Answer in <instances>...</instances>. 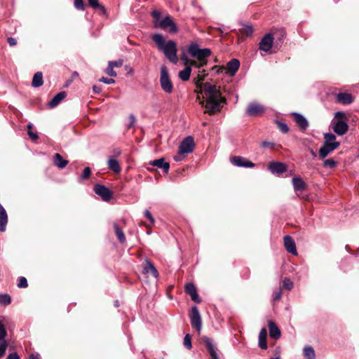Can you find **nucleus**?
I'll return each mask as SVG.
<instances>
[{
  "label": "nucleus",
  "mask_w": 359,
  "mask_h": 359,
  "mask_svg": "<svg viewBox=\"0 0 359 359\" xmlns=\"http://www.w3.org/2000/svg\"><path fill=\"white\" fill-rule=\"evenodd\" d=\"M203 96L205 99V108L210 114L220 111L226 98L222 95L219 88L208 82L203 84Z\"/></svg>",
  "instance_id": "obj_1"
},
{
  "label": "nucleus",
  "mask_w": 359,
  "mask_h": 359,
  "mask_svg": "<svg viewBox=\"0 0 359 359\" xmlns=\"http://www.w3.org/2000/svg\"><path fill=\"white\" fill-rule=\"evenodd\" d=\"M152 39L156 43L158 49L163 52L171 62L175 64L177 62V43L174 41L168 40L165 41L163 36L160 34H154Z\"/></svg>",
  "instance_id": "obj_2"
},
{
  "label": "nucleus",
  "mask_w": 359,
  "mask_h": 359,
  "mask_svg": "<svg viewBox=\"0 0 359 359\" xmlns=\"http://www.w3.org/2000/svg\"><path fill=\"white\" fill-rule=\"evenodd\" d=\"M151 15L154 18L155 27L168 29L170 33H176L177 32V25L170 15H165L162 18L161 13L156 10L152 11Z\"/></svg>",
  "instance_id": "obj_3"
},
{
  "label": "nucleus",
  "mask_w": 359,
  "mask_h": 359,
  "mask_svg": "<svg viewBox=\"0 0 359 359\" xmlns=\"http://www.w3.org/2000/svg\"><path fill=\"white\" fill-rule=\"evenodd\" d=\"M325 142L323 147L319 149V156L320 158L324 159L331 152L337 149L339 146V142L336 141V136L330 133L324 135Z\"/></svg>",
  "instance_id": "obj_4"
},
{
  "label": "nucleus",
  "mask_w": 359,
  "mask_h": 359,
  "mask_svg": "<svg viewBox=\"0 0 359 359\" xmlns=\"http://www.w3.org/2000/svg\"><path fill=\"white\" fill-rule=\"evenodd\" d=\"M160 86L161 90L166 94H171L174 91V86L171 81L168 68L162 65L160 69Z\"/></svg>",
  "instance_id": "obj_5"
},
{
  "label": "nucleus",
  "mask_w": 359,
  "mask_h": 359,
  "mask_svg": "<svg viewBox=\"0 0 359 359\" xmlns=\"http://www.w3.org/2000/svg\"><path fill=\"white\" fill-rule=\"evenodd\" d=\"M189 55L199 61H207L211 51L209 48L201 49L196 43H191L187 48Z\"/></svg>",
  "instance_id": "obj_6"
},
{
  "label": "nucleus",
  "mask_w": 359,
  "mask_h": 359,
  "mask_svg": "<svg viewBox=\"0 0 359 359\" xmlns=\"http://www.w3.org/2000/svg\"><path fill=\"white\" fill-rule=\"evenodd\" d=\"M195 147L194 138L191 136L185 137L178 147V153L188 155L191 154Z\"/></svg>",
  "instance_id": "obj_7"
},
{
  "label": "nucleus",
  "mask_w": 359,
  "mask_h": 359,
  "mask_svg": "<svg viewBox=\"0 0 359 359\" xmlns=\"http://www.w3.org/2000/svg\"><path fill=\"white\" fill-rule=\"evenodd\" d=\"M191 324L197 331H201L202 327L201 318L196 306H193L190 312Z\"/></svg>",
  "instance_id": "obj_8"
},
{
  "label": "nucleus",
  "mask_w": 359,
  "mask_h": 359,
  "mask_svg": "<svg viewBox=\"0 0 359 359\" xmlns=\"http://www.w3.org/2000/svg\"><path fill=\"white\" fill-rule=\"evenodd\" d=\"M94 191L104 201H109L112 197L111 191L104 185L99 184H95Z\"/></svg>",
  "instance_id": "obj_9"
},
{
  "label": "nucleus",
  "mask_w": 359,
  "mask_h": 359,
  "mask_svg": "<svg viewBox=\"0 0 359 359\" xmlns=\"http://www.w3.org/2000/svg\"><path fill=\"white\" fill-rule=\"evenodd\" d=\"M273 40L274 38L272 34L268 33L265 34L259 43V50L266 53L269 52L272 47Z\"/></svg>",
  "instance_id": "obj_10"
},
{
  "label": "nucleus",
  "mask_w": 359,
  "mask_h": 359,
  "mask_svg": "<svg viewBox=\"0 0 359 359\" xmlns=\"http://www.w3.org/2000/svg\"><path fill=\"white\" fill-rule=\"evenodd\" d=\"M246 114L250 116H259L264 112V108L262 105L257 103H250L246 109Z\"/></svg>",
  "instance_id": "obj_11"
},
{
  "label": "nucleus",
  "mask_w": 359,
  "mask_h": 359,
  "mask_svg": "<svg viewBox=\"0 0 359 359\" xmlns=\"http://www.w3.org/2000/svg\"><path fill=\"white\" fill-rule=\"evenodd\" d=\"M185 292L191 297L192 301L196 303H201V299L198 295L195 285L192 283H188L184 286Z\"/></svg>",
  "instance_id": "obj_12"
},
{
  "label": "nucleus",
  "mask_w": 359,
  "mask_h": 359,
  "mask_svg": "<svg viewBox=\"0 0 359 359\" xmlns=\"http://www.w3.org/2000/svg\"><path fill=\"white\" fill-rule=\"evenodd\" d=\"M203 341L205 344V347L211 356L212 359H219L217 353V347L214 344L213 341L207 337H203Z\"/></svg>",
  "instance_id": "obj_13"
},
{
  "label": "nucleus",
  "mask_w": 359,
  "mask_h": 359,
  "mask_svg": "<svg viewBox=\"0 0 359 359\" xmlns=\"http://www.w3.org/2000/svg\"><path fill=\"white\" fill-rule=\"evenodd\" d=\"M231 163L238 167L253 168L255 164L242 156H234L231 160Z\"/></svg>",
  "instance_id": "obj_14"
},
{
  "label": "nucleus",
  "mask_w": 359,
  "mask_h": 359,
  "mask_svg": "<svg viewBox=\"0 0 359 359\" xmlns=\"http://www.w3.org/2000/svg\"><path fill=\"white\" fill-rule=\"evenodd\" d=\"M292 116L300 130H306L309 127V122L304 116L297 112H293Z\"/></svg>",
  "instance_id": "obj_15"
},
{
  "label": "nucleus",
  "mask_w": 359,
  "mask_h": 359,
  "mask_svg": "<svg viewBox=\"0 0 359 359\" xmlns=\"http://www.w3.org/2000/svg\"><path fill=\"white\" fill-rule=\"evenodd\" d=\"M269 170L273 174H282L287 170L286 165L283 163L273 161L269 165Z\"/></svg>",
  "instance_id": "obj_16"
},
{
  "label": "nucleus",
  "mask_w": 359,
  "mask_h": 359,
  "mask_svg": "<svg viewBox=\"0 0 359 359\" xmlns=\"http://www.w3.org/2000/svg\"><path fill=\"white\" fill-rule=\"evenodd\" d=\"M284 245L288 252L293 255H297L295 242L291 236L287 235L284 237Z\"/></svg>",
  "instance_id": "obj_17"
},
{
  "label": "nucleus",
  "mask_w": 359,
  "mask_h": 359,
  "mask_svg": "<svg viewBox=\"0 0 359 359\" xmlns=\"http://www.w3.org/2000/svg\"><path fill=\"white\" fill-rule=\"evenodd\" d=\"M348 129V124L343 121H337L333 125V130L339 135H344Z\"/></svg>",
  "instance_id": "obj_18"
},
{
  "label": "nucleus",
  "mask_w": 359,
  "mask_h": 359,
  "mask_svg": "<svg viewBox=\"0 0 359 359\" xmlns=\"http://www.w3.org/2000/svg\"><path fill=\"white\" fill-rule=\"evenodd\" d=\"M143 273H150L154 278H157L158 277V272L154 265L148 259L146 260L145 264L143 266Z\"/></svg>",
  "instance_id": "obj_19"
},
{
  "label": "nucleus",
  "mask_w": 359,
  "mask_h": 359,
  "mask_svg": "<svg viewBox=\"0 0 359 359\" xmlns=\"http://www.w3.org/2000/svg\"><path fill=\"white\" fill-rule=\"evenodd\" d=\"M337 102L343 104H349L353 102V96L347 93H339L336 94Z\"/></svg>",
  "instance_id": "obj_20"
},
{
  "label": "nucleus",
  "mask_w": 359,
  "mask_h": 359,
  "mask_svg": "<svg viewBox=\"0 0 359 359\" xmlns=\"http://www.w3.org/2000/svg\"><path fill=\"white\" fill-rule=\"evenodd\" d=\"M149 165L156 166L158 168H162L165 173H168L170 169V163L165 162L164 158L155 159L149 162Z\"/></svg>",
  "instance_id": "obj_21"
},
{
  "label": "nucleus",
  "mask_w": 359,
  "mask_h": 359,
  "mask_svg": "<svg viewBox=\"0 0 359 359\" xmlns=\"http://www.w3.org/2000/svg\"><path fill=\"white\" fill-rule=\"evenodd\" d=\"M240 67V62L237 59H232L227 62L226 69L229 71L231 76H234Z\"/></svg>",
  "instance_id": "obj_22"
},
{
  "label": "nucleus",
  "mask_w": 359,
  "mask_h": 359,
  "mask_svg": "<svg viewBox=\"0 0 359 359\" xmlns=\"http://www.w3.org/2000/svg\"><path fill=\"white\" fill-rule=\"evenodd\" d=\"M66 96L67 93L65 91L58 93L49 102L48 107L50 108H54L57 107L61 102V101L65 98Z\"/></svg>",
  "instance_id": "obj_23"
},
{
  "label": "nucleus",
  "mask_w": 359,
  "mask_h": 359,
  "mask_svg": "<svg viewBox=\"0 0 359 359\" xmlns=\"http://www.w3.org/2000/svg\"><path fill=\"white\" fill-rule=\"evenodd\" d=\"M269 336L271 338L278 339L280 337V335H281L280 330L274 322H273V321L269 322Z\"/></svg>",
  "instance_id": "obj_24"
},
{
  "label": "nucleus",
  "mask_w": 359,
  "mask_h": 359,
  "mask_svg": "<svg viewBox=\"0 0 359 359\" xmlns=\"http://www.w3.org/2000/svg\"><path fill=\"white\" fill-rule=\"evenodd\" d=\"M8 222V215L5 208L0 203V231L4 232L6 230Z\"/></svg>",
  "instance_id": "obj_25"
},
{
  "label": "nucleus",
  "mask_w": 359,
  "mask_h": 359,
  "mask_svg": "<svg viewBox=\"0 0 359 359\" xmlns=\"http://www.w3.org/2000/svg\"><path fill=\"white\" fill-rule=\"evenodd\" d=\"M107 165L109 170L115 173H119L121 170L118 161L112 156H110L107 161Z\"/></svg>",
  "instance_id": "obj_26"
},
{
  "label": "nucleus",
  "mask_w": 359,
  "mask_h": 359,
  "mask_svg": "<svg viewBox=\"0 0 359 359\" xmlns=\"http://www.w3.org/2000/svg\"><path fill=\"white\" fill-rule=\"evenodd\" d=\"M69 161L67 160H65L62 158V156L56 153L53 156V164L57 166V168L62 169L67 166Z\"/></svg>",
  "instance_id": "obj_27"
},
{
  "label": "nucleus",
  "mask_w": 359,
  "mask_h": 359,
  "mask_svg": "<svg viewBox=\"0 0 359 359\" xmlns=\"http://www.w3.org/2000/svg\"><path fill=\"white\" fill-rule=\"evenodd\" d=\"M266 336L267 332L266 328H262L259 334V346L262 349L267 348Z\"/></svg>",
  "instance_id": "obj_28"
},
{
  "label": "nucleus",
  "mask_w": 359,
  "mask_h": 359,
  "mask_svg": "<svg viewBox=\"0 0 359 359\" xmlns=\"http://www.w3.org/2000/svg\"><path fill=\"white\" fill-rule=\"evenodd\" d=\"M292 185L295 191H303L306 188V183L299 177L292 178Z\"/></svg>",
  "instance_id": "obj_29"
},
{
  "label": "nucleus",
  "mask_w": 359,
  "mask_h": 359,
  "mask_svg": "<svg viewBox=\"0 0 359 359\" xmlns=\"http://www.w3.org/2000/svg\"><path fill=\"white\" fill-rule=\"evenodd\" d=\"M208 63V61H196L194 60H189L187 58L184 59V64L186 65H188L189 67H194L197 69H201L205 65H206Z\"/></svg>",
  "instance_id": "obj_30"
},
{
  "label": "nucleus",
  "mask_w": 359,
  "mask_h": 359,
  "mask_svg": "<svg viewBox=\"0 0 359 359\" xmlns=\"http://www.w3.org/2000/svg\"><path fill=\"white\" fill-rule=\"evenodd\" d=\"M191 73V67L187 65L184 69L179 72L178 76L182 81H187L189 79Z\"/></svg>",
  "instance_id": "obj_31"
},
{
  "label": "nucleus",
  "mask_w": 359,
  "mask_h": 359,
  "mask_svg": "<svg viewBox=\"0 0 359 359\" xmlns=\"http://www.w3.org/2000/svg\"><path fill=\"white\" fill-rule=\"evenodd\" d=\"M43 83V74L41 72H38L33 76L32 86L34 88H38L41 86Z\"/></svg>",
  "instance_id": "obj_32"
},
{
  "label": "nucleus",
  "mask_w": 359,
  "mask_h": 359,
  "mask_svg": "<svg viewBox=\"0 0 359 359\" xmlns=\"http://www.w3.org/2000/svg\"><path fill=\"white\" fill-rule=\"evenodd\" d=\"M114 228L115 233H116L118 241L121 243H125L126 237H125V234H124L123 231H122V229L118 226L117 224H114Z\"/></svg>",
  "instance_id": "obj_33"
},
{
  "label": "nucleus",
  "mask_w": 359,
  "mask_h": 359,
  "mask_svg": "<svg viewBox=\"0 0 359 359\" xmlns=\"http://www.w3.org/2000/svg\"><path fill=\"white\" fill-rule=\"evenodd\" d=\"M304 355L306 356V359H316L315 351L311 346L304 347Z\"/></svg>",
  "instance_id": "obj_34"
},
{
  "label": "nucleus",
  "mask_w": 359,
  "mask_h": 359,
  "mask_svg": "<svg viewBox=\"0 0 359 359\" xmlns=\"http://www.w3.org/2000/svg\"><path fill=\"white\" fill-rule=\"evenodd\" d=\"M253 32V27L250 25H245L241 29V34L244 36H251Z\"/></svg>",
  "instance_id": "obj_35"
},
{
  "label": "nucleus",
  "mask_w": 359,
  "mask_h": 359,
  "mask_svg": "<svg viewBox=\"0 0 359 359\" xmlns=\"http://www.w3.org/2000/svg\"><path fill=\"white\" fill-rule=\"evenodd\" d=\"M11 302V296L8 294H0V304L4 306L10 304Z\"/></svg>",
  "instance_id": "obj_36"
},
{
  "label": "nucleus",
  "mask_w": 359,
  "mask_h": 359,
  "mask_svg": "<svg viewBox=\"0 0 359 359\" xmlns=\"http://www.w3.org/2000/svg\"><path fill=\"white\" fill-rule=\"evenodd\" d=\"M337 165V162L333 158L326 159L323 161V165L325 168H334Z\"/></svg>",
  "instance_id": "obj_37"
},
{
  "label": "nucleus",
  "mask_w": 359,
  "mask_h": 359,
  "mask_svg": "<svg viewBox=\"0 0 359 359\" xmlns=\"http://www.w3.org/2000/svg\"><path fill=\"white\" fill-rule=\"evenodd\" d=\"M91 174V169L89 167H86L83 171L82 175L79 177V181L87 180Z\"/></svg>",
  "instance_id": "obj_38"
},
{
  "label": "nucleus",
  "mask_w": 359,
  "mask_h": 359,
  "mask_svg": "<svg viewBox=\"0 0 359 359\" xmlns=\"http://www.w3.org/2000/svg\"><path fill=\"white\" fill-rule=\"evenodd\" d=\"M183 344L184 346L189 350H190L192 348L191 338L189 334L184 336Z\"/></svg>",
  "instance_id": "obj_39"
},
{
  "label": "nucleus",
  "mask_w": 359,
  "mask_h": 359,
  "mask_svg": "<svg viewBox=\"0 0 359 359\" xmlns=\"http://www.w3.org/2000/svg\"><path fill=\"white\" fill-rule=\"evenodd\" d=\"M283 286L285 289L287 290H291L293 288L294 284L292 280H290L289 278H285L283 280Z\"/></svg>",
  "instance_id": "obj_40"
},
{
  "label": "nucleus",
  "mask_w": 359,
  "mask_h": 359,
  "mask_svg": "<svg viewBox=\"0 0 359 359\" xmlns=\"http://www.w3.org/2000/svg\"><path fill=\"white\" fill-rule=\"evenodd\" d=\"M8 343L6 340L0 341V358H2L6 353Z\"/></svg>",
  "instance_id": "obj_41"
},
{
  "label": "nucleus",
  "mask_w": 359,
  "mask_h": 359,
  "mask_svg": "<svg viewBox=\"0 0 359 359\" xmlns=\"http://www.w3.org/2000/svg\"><path fill=\"white\" fill-rule=\"evenodd\" d=\"M88 4L93 8H101L104 11V8L100 5L98 2V0H88Z\"/></svg>",
  "instance_id": "obj_42"
},
{
  "label": "nucleus",
  "mask_w": 359,
  "mask_h": 359,
  "mask_svg": "<svg viewBox=\"0 0 359 359\" xmlns=\"http://www.w3.org/2000/svg\"><path fill=\"white\" fill-rule=\"evenodd\" d=\"M28 286L27 280L25 277H20L18 283V287L20 288H26Z\"/></svg>",
  "instance_id": "obj_43"
},
{
  "label": "nucleus",
  "mask_w": 359,
  "mask_h": 359,
  "mask_svg": "<svg viewBox=\"0 0 359 359\" xmlns=\"http://www.w3.org/2000/svg\"><path fill=\"white\" fill-rule=\"evenodd\" d=\"M74 6L80 11H84L85 9V4L83 0H74Z\"/></svg>",
  "instance_id": "obj_44"
},
{
  "label": "nucleus",
  "mask_w": 359,
  "mask_h": 359,
  "mask_svg": "<svg viewBox=\"0 0 359 359\" xmlns=\"http://www.w3.org/2000/svg\"><path fill=\"white\" fill-rule=\"evenodd\" d=\"M6 330L5 326L0 322V341L5 340V337L6 336Z\"/></svg>",
  "instance_id": "obj_45"
},
{
  "label": "nucleus",
  "mask_w": 359,
  "mask_h": 359,
  "mask_svg": "<svg viewBox=\"0 0 359 359\" xmlns=\"http://www.w3.org/2000/svg\"><path fill=\"white\" fill-rule=\"evenodd\" d=\"M105 72L111 76H113V77H115L116 76V72L114 70V67L111 66L110 65L108 64V67H107L106 70H105Z\"/></svg>",
  "instance_id": "obj_46"
},
{
  "label": "nucleus",
  "mask_w": 359,
  "mask_h": 359,
  "mask_svg": "<svg viewBox=\"0 0 359 359\" xmlns=\"http://www.w3.org/2000/svg\"><path fill=\"white\" fill-rule=\"evenodd\" d=\"M278 127H279L280 130L283 133H286L289 131V128H288L287 125L285 123L279 122Z\"/></svg>",
  "instance_id": "obj_47"
},
{
  "label": "nucleus",
  "mask_w": 359,
  "mask_h": 359,
  "mask_svg": "<svg viewBox=\"0 0 359 359\" xmlns=\"http://www.w3.org/2000/svg\"><path fill=\"white\" fill-rule=\"evenodd\" d=\"M32 124H29V125L27 126V128H28V129H29L28 135H29V137H30L32 140H36V139L38 138V135H37L36 133H34L33 132H32V131L30 130V129L32 128Z\"/></svg>",
  "instance_id": "obj_48"
},
{
  "label": "nucleus",
  "mask_w": 359,
  "mask_h": 359,
  "mask_svg": "<svg viewBox=\"0 0 359 359\" xmlns=\"http://www.w3.org/2000/svg\"><path fill=\"white\" fill-rule=\"evenodd\" d=\"M144 215L150 221L151 224H154V219L151 215V213L148 210H146L144 212Z\"/></svg>",
  "instance_id": "obj_49"
},
{
  "label": "nucleus",
  "mask_w": 359,
  "mask_h": 359,
  "mask_svg": "<svg viewBox=\"0 0 359 359\" xmlns=\"http://www.w3.org/2000/svg\"><path fill=\"white\" fill-rule=\"evenodd\" d=\"M108 64L110 65L111 66L114 67H114H120L123 65V60H116V61H110V62H109Z\"/></svg>",
  "instance_id": "obj_50"
},
{
  "label": "nucleus",
  "mask_w": 359,
  "mask_h": 359,
  "mask_svg": "<svg viewBox=\"0 0 359 359\" xmlns=\"http://www.w3.org/2000/svg\"><path fill=\"white\" fill-rule=\"evenodd\" d=\"M99 81L100 82H103L106 84H113L115 83V80L113 79H109V78H106V77H102L101 79H99Z\"/></svg>",
  "instance_id": "obj_51"
},
{
  "label": "nucleus",
  "mask_w": 359,
  "mask_h": 359,
  "mask_svg": "<svg viewBox=\"0 0 359 359\" xmlns=\"http://www.w3.org/2000/svg\"><path fill=\"white\" fill-rule=\"evenodd\" d=\"M275 144L269 141H264L262 143V147L265 149L273 148Z\"/></svg>",
  "instance_id": "obj_52"
},
{
  "label": "nucleus",
  "mask_w": 359,
  "mask_h": 359,
  "mask_svg": "<svg viewBox=\"0 0 359 359\" xmlns=\"http://www.w3.org/2000/svg\"><path fill=\"white\" fill-rule=\"evenodd\" d=\"M281 297H282V292L280 290H279L274 292L273 299L274 301H278L281 299Z\"/></svg>",
  "instance_id": "obj_53"
},
{
  "label": "nucleus",
  "mask_w": 359,
  "mask_h": 359,
  "mask_svg": "<svg viewBox=\"0 0 359 359\" xmlns=\"http://www.w3.org/2000/svg\"><path fill=\"white\" fill-rule=\"evenodd\" d=\"M129 119H130V123H129V125L128 126V128L133 127L135 123V121H136V118H135V116L133 115V114H130L129 116Z\"/></svg>",
  "instance_id": "obj_54"
},
{
  "label": "nucleus",
  "mask_w": 359,
  "mask_h": 359,
  "mask_svg": "<svg viewBox=\"0 0 359 359\" xmlns=\"http://www.w3.org/2000/svg\"><path fill=\"white\" fill-rule=\"evenodd\" d=\"M186 156V154H180L178 153V154L177 156H175L173 158L176 162H179L182 161Z\"/></svg>",
  "instance_id": "obj_55"
},
{
  "label": "nucleus",
  "mask_w": 359,
  "mask_h": 359,
  "mask_svg": "<svg viewBox=\"0 0 359 359\" xmlns=\"http://www.w3.org/2000/svg\"><path fill=\"white\" fill-rule=\"evenodd\" d=\"M19 358H20L19 355L16 352L10 353L6 358V359H19Z\"/></svg>",
  "instance_id": "obj_56"
},
{
  "label": "nucleus",
  "mask_w": 359,
  "mask_h": 359,
  "mask_svg": "<svg viewBox=\"0 0 359 359\" xmlns=\"http://www.w3.org/2000/svg\"><path fill=\"white\" fill-rule=\"evenodd\" d=\"M7 41L11 46H13L17 43L16 39L13 37H8Z\"/></svg>",
  "instance_id": "obj_57"
},
{
  "label": "nucleus",
  "mask_w": 359,
  "mask_h": 359,
  "mask_svg": "<svg viewBox=\"0 0 359 359\" xmlns=\"http://www.w3.org/2000/svg\"><path fill=\"white\" fill-rule=\"evenodd\" d=\"M93 90L95 93L99 94L101 92L102 89L100 87H98L97 86H93Z\"/></svg>",
  "instance_id": "obj_58"
},
{
  "label": "nucleus",
  "mask_w": 359,
  "mask_h": 359,
  "mask_svg": "<svg viewBox=\"0 0 359 359\" xmlns=\"http://www.w3.org/2000/svg\"><path fill=\"white\" fill-rule=\"evenodd\" d=\"M335 116L337 118H344L345 115L342 111H338L335 114Z\"/></svg>",
  "instance_id": "obj_59"
},
{
  "label": "nucleus",
  "mask_w": 359,
  "mask_h": 359,
  "mask_svg": "<svg viewBox=\"0 0 359 359\" xmlns=\"http://www.w3.org/2000/svg\"><path fill=\"white\" fill-rule=\"evenodd\" d=\"M29 358L30 359H39V354H31L29 356Z\"/></svg>",
  "instance_id": "obj_60"
},
{
  "label": "nucleus",
  "mask_w": 359,
  "mask_h": 359,
  "mask_svg": "<svg viewBox=\"0 0 359 359\" xmlns=\"http://www.w3.org/2000/svg\"><path fill=\"white\" fill-rule=\"evenodd\" d=\"M311 154L313 157H316V154L313 150H311Z\"/></svg>",
  "instance_id": "obj_61"
},
{
  "label": "nucleus",
  "mask_w": 359,
  "mask_h": 359,
  "mask_svg": "<svg viewBox=\"0 0 359 359\" xmlns=\"http://www.w3.org/2000/svg\"><path fill=\"white\" fill-rule=\"evenodd\" d=\"M271 359H280V357H277V358H272Z\"/></svg>",
  "instance_id": "obj_62"
},
{
  "label": "nucleus",
  "mask_w": 359,
  "mask_h": 359,
  "mask_svg": "<svg viewBox=\"0 0 359 359\" xmlns=\"http://www.w3.org/2000/svg\"><path fill=\"white\" fill-rule=\"evenodd\" d=\"M115 305H116V306H118V302H116L115 303Z\"/></svg>",
  "instance_id": "obj_63"
}]
</instances>
